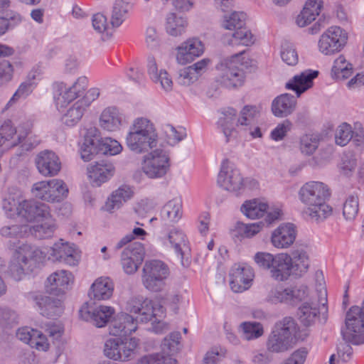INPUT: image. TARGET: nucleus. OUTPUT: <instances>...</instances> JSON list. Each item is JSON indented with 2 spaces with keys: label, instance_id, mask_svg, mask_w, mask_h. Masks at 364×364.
Masks as SVG:
<instances>
[{
  "label": "nucleus",
  "instance_id": "obj_11",
  "mask_svg": "<svg viewBox=\"0 0 364 364\" xmlns=\"http://www.w3.org/2000/svg\"><path fill=\"white\" fill-rule=\"evenodd\" d=\"M126 310L130 313L139 314L141 322L152 320V316H162L164 307L151 300L142 296L132 297L126 305Z\"/></svg>",
  "mask_w": 364,
  "mask_h": 364
},
{
  "label": "nucleus",
  "instance_id": "obj_16",
  "mask_svg": "<svg viewBox=\"0 0 364 364\" xmlns=\"http://www.w3.org/2000/svg\"><path fill=\"white\" fill-rule=\"evenodd\" d=\"M210 63L209 58H203L190 66L180 69L176 78V82L181 85H190L207 71Z\"/></svg>",
  "mask_w": 364,
  "mask_h": 364
},
{
  "label": "nucleus",
  "instance_id": "obj_7",
  "mask_svg": "<svg viewBox=\"0 0 364 364\" xmlns=\"http://www.w3.org/2000/svg\"><path fill=\"white\" fill-rule=\"evenodd\" d=\"M3 209L7 217H20L27 222L35 221L33 200H26L17 188H10L7 196L3 201Z\"/></svg>",
  "mask_w": 364,
  "mask_h": 364
},
{
  "label": "nucleus",
  "instance_id": "obj_40",
  "mask_svg": "<svg viewBox=\"0 0 364 364\" xmlns=\"http://www.w3.org/2000/svg\"><path fill=\"white\" fill-rule=\"evenodd\" d=\"M162 217L171 222H177L182 215V203L179 199L169 200L161 210Z\"/></svg>",
  "mask_w": 364,
  "mask_h": 364
},
{
  "label": "nucleus",
  "instance_id": "obj_20",
  "mask_svg": "<svg viewBox=\"0 0 364 364\" xmlns=\"http://www.w3.org/2000/svg\"><path fill=\"white\" fill-rule=\"evenodd\" d=\"M73 277L70 272L66 270H58L52 273L46 279L45 287L46 291L54 295L63 294L70 284Z\"/></svg>",
  "mask_w": 364,
  "mask_h": 364
},
{
  "label": "nucleus",
  "instance_id": "obj_27",
  "mask_svg": "<svg viewBox=\"0 0 364 364\" xmlns=\"http://www.w3.org/2000/svg\"><path fill=\"white\" fill-rule=\"evenodd\" d=\"M133 196L134 191L131 186L122 185L108 197L105 205V210L109 213H114L130 200Z\"/></svg>",
  "mask_w": 364,
  "mask_h": 364
},
{
  "label": "nucleus",
  "instance_id": "obj_31",
  "mask_svg": "<svg viewBox=\"0 0 364 364\" xmlns=\"http://www.w3.org/2000/svg\"><path fill=\"white\" fill-rule=\"evenodd\" d=\"M114 284L109 277H100L92 284L89 296L95 300H105L112 296Z\"/></svg>",
  "mask_w": 364,
  "mask_h": 364
},
{
  "label": "nucleus",
  "instance_id": "obj_8",
  "mask_svg": "<svg viewBox=\"0 0 364 364\" xmlns=\"http://www.w3.org/2000/svg\"><path fill=\"white\" fill-rule=\"evenodd\" d=\"M168 275L169 269L164 262L147 260L142 268L141 282L149 291L159 292L164 288Z\"/></svg>",
  "mask_w": 364,
  "mask_h": 364
},
{
  "label": "nucleus",
  "instance_id": "obj_32",
  "mask_svg": "<svg viewBox=\"0 0 364 364\" xmlns=\"http://www.w3.org/2000/svg\"><path fill=\"white\" fill-rule=\"evenodd\" d=\"M122 119V114L116 107H107L100 115V125L105 130L114 132L119 129Z\"/></svg>",
  "mask_w": 364,
  "mask_h": 364
},
{
  "label": "nucleus",
  "instance_id": "obj_5",
  "mask_svg": "<svg viewBox=\"0 0 364 364\" xmlns=\"http://www.w3.org/2000/svg\"><path fill=\"white\" fill-rule=\"evenodd\" d=\"M296 332V323L291 317H285L277 323L269 336L266 348L272 353H282L292 348L293 336Z\"/></svg>",
  "mask_w": 364,
  "mask_h": 364
},
{
  "label": "nucleus",
  "instance_id": "obj_36",
  "mask_svg": "<svg viewBox=\"0 0 364 364\" xmlns=\"http://www.w3.org/2000/svg\"><path fill=\"white\" fill-rule=\"evenodd\" d=\"M287 289L288 306H296L304 302L309 296V287L303 284L289 286Z\"/></svg>",
  "mask_w": 364,
  "mask_h": 364
},
{
  "label": "nucleus",
  "instance_id": "obj_18",
  "mask_svg": "<svg viewBox=\"0 0 364 364\" xmlns=\"http://www.w3.org/2000/svg\"><path fill=\"white\" fill-rule=\"evenodd\" d=\"M176 50L177 63L186 65L203 53L204 46L199 39L191 38L178 46Z\"/></svg>",
  "mask_w": 364,
  "mask_h": 364
},
{
  "label": "nucleus",
  "instance_id": "obj_14",
  "mask_svg": "<svg viewBox=\"0 0 364 364\" xmlns=\"http://www.w3.org/2000/svg\"><path fill=\"white\" fill-rule=\"evenodd\" d=\"M230 285L234 292H242L252 285L255 272L247 264H235L230 270Z\"/></svg>",
  "mask_w": 364,
  "mask_h": 364
},
{
  "label": "nucleus",
  "instance_id": "obj_50",
  "mask_svg": "<svg viewBox=\"0 0 364 364\" xmlns=\"http://www.w3.org/2000/svg\"><path fill=\"white\" fill-rule=\"evenodd\" d=\"M162 240H168L176 253L183 257L182 248L186 246V235L179 230H171Z\"/></svg>",
  "mask_w": 364,
  "mask_h": 364
},
{
  "label": "nucleus",
  "instance_id": "obj_63",
  "mask_svg": "<svg viewBox=\"0 0 364 364\" xmlns=\"http://www.w3.org/2000/svg\"><path fill=\"white\" fill-rule=\"evenodd\" d=\"M49 190V181H43L34 183L31 192L36 198L49 202V198H48L50 193Z\"/></svg>",
  "mask_w": 364,
  "mask_h": 364
},
{
  "label": "nucleus",
  "instance_id": "obj_38",
  "mask_svg": "<svg viewBox=\"0 0 364 364\" xmlns=\"http://www.w3.org/2000/svg\"><path fill=\"white\" fill-rule=\"evenodd\" d=\"M87 107L78 100L66 112L63 117V122L70 127L76 124L82 117Z\"/></svg>",
  "mask_w": 364,
  "mask_h": 364
},
{
  "label": "nucleus",
  "instance_id": "obj_29",
  "mask_svg": "<svg viewBox=\"0 0 364 364\" xmlns=\"http://www.w3.org/2000/svg\"><path fill=\"white\" fill-rule=\"evenodd\" d=\"M36 306L41 315L48 318L60 316L63 311L62 301L51 296L38 295L34 297Z\"/></svg>",
  "mask_w": 364,
  "mask_h": 364
},
{
  "label": "nucleus",
  "instance_id": "obj_45",
  "mask_svg": "<svg viewBox=\"0 0 364 364\" xmlns=\"http://www.w3.org/2000/svg\"><path fill=\"white\" fill-rule=\"evenodd\" d=\"M113 308L107 306H100L92 309V323L97 327L104 326L114 314Z\"/></svg>",
  "mask_w": 364,
  "mask_h": 364
},
{
  "label": "nucleus",
  "instance_id": "obj_41",
  "mask_svg": "<svg viewBox=\"0 0 364 364\" xmlns=\"http://www.w3.org/2000/svg\"><path fill=\"white\" fill-rule=\"evenodd\" d=\"M246 16L242 12L234 11L223 16L221 23L225 30L234 31L241 28L245 24Z\"/></svg>",
  "mask_w": 364,
  "mask_h": 364
},
{
  "label": "nucleus",
  "instance_id": "obj_58",
  "mask_svg": "<svg viewBox=\"0 0 364 364\" xmlns=\"http://www.w3.org/2000/svg\"><path fill=\"white\" fill-rule=\"evenodd\" d=\"M262 228V224L259 223H254L250 224H245L238 223L237 224V229L238 232L245 237H252L260 232Z\"/></svg>",
  "mask_w": 364,
  "mask_h": 364
},
{
  "label": "nucleus",
  "instance_id": "obj_26",
  "mask_svg": "<svg viewBox=\"0 0 364 364\" xmlns=\"http://www.w3.org/2000/svg\"><path fill=\"white\" fill-rule=\"evenodd\" d=\"M290 267L291 256L286 253L277 254L269 269V274L276 281H286L291 275Z\"/></svg>",
  "mask_w": 364,
  "mask_h": 364
},
{
  "label": "nucleus",
  "instance_id": "obj_15",
  "mask_svg": "<svg viewBox=\"0 0 364 364\" xmlns=\"http://www.w3.org/2000/svg\"><path fill=\"white\" fill-rule=\"evenodd\" d=\"M240 210L246 217L250 219L261 218L267 213V215L265 220L268 224L279 220L281 216L280 209L275 208L268 211L267 203L259 199L245 201L241 206Z\"/></svg>",
  "mask_w": 364,
  "mask_h": 364
},
{
  "label": "nucleus",
  "instance_id": "obj_17",
  "mask_svg": "<svg viewBox=\"0 0 364 364\" xmlns=\"http://www.w3.org/2000/svg\"><path fill=\"white\" fill-rule=\"evenodd\" d=\"M36 164L38 171L44 176H54L61 168L59 157L49 150L41 151L36 158Z\"/></svg>",
  "mask_w": 364,
  "mask_h": 364
},
{
  "label": "nucleus",
  "instance_id": "obj_28",
  "mask_svg": "<svg viewBox=\"0 0 364 364\" xmlns=\"http://www.w3.org/2000/svg\"><path fill=\"white\" fill-rule=\"evenodd\" d=\"M296 104V100L293 95L288 93L282 94L274 99L271 109L275 117H287L294 112Z\"/></svg>",
  "mask_w": 364,
  "mask_h": 364
},
{
  "label": "nucleus",
  "instance_id": "obj_22",
  "mask_svg": "<svg viewBox=\"0 0 364 364\" xmlns=\"http://www.w3.org/2000/svg\"><path fill=\"white\" fill-rule=\"evenodd\" d=\"M318 71L306 70L299 75H294L292 79L286 83L285 87L296 92V97H299L302 93L311 88L313 80L318 77Z\"/></svg>",
  "mask_w": 364,
  "mask_h": 364
},
{
  "label": "nucleus",
  "instance_id": "obj_33",
  "mask_svg": "<svg viewBox=\"0 0 364 364\" xmlns=\"http://www.w3.org/2000/svg\"><path fill=\"white\" fill-rule=\"evenodd\" d=\"M132 4L127 0H116L112 9L110 23L112 28H118L127 18Z\"/></svg>",
  "mask_w": 364,
  "mask_h": 364
},
{
  "label": "nucleus",
  "instance_id": "obj_52",
  "mask_svg": "<svg viewBox=\"0 0 364 364\" xmlns=\"http://www.w3.org/2000/svg\"><path fill=\"white\" fill-rule=\"evenodd\" d=\"M98 147L100 154L111 156L118 154L122 150V146L120 143L110 137L102 138V140H100Z\"/></svg>",
  "mask_w": 364,
  "mask_h": 364
},
{
  "label": "nucleus",
  "instance_id": "obj_55",
  "mask_svg": "<svg viewBox=\"0 0 364 364\" xmlns=\"http://www.w3.org/2000/svg\"><path fill=\"white\" fill-rule=\"evenodd\" d=\"M353 138V130L350 124L343 123L338 127L335 133V141L336 144L344 146Z\"/></svg>",
  "mask_w": 364,
  "mask_h": 364
},
{
  "label": "nucleus",
  "instance_id": "obj_13",
  "mask_svg": "<svg viewBox=\"0 0 364 364\" xmlns=\"http://www.w3.org/2000/svg\"><path fill=\"white\" fill-rule=\"evenodd\" d=\"M121 253V264L124 271L132 274L135 273L145 257V249L139 242H134L124 246Z\"/></svg>",
  "mask_w": 364,
  "mask_h": 364
},
{
  "label": "nucleus",
  "instance_id": "obj_30",
  "mask_svg": "<svg viewBox=\"0 0 364 364\" xmlns=\"http://www.w3.org/2000/svg\"><path fill=\"white\" fill-rule=\"evenodd\" d=\"M224 44L231 46H251L255 42L254 35L251 31L243 26L234 31L230 36H225L223 38Z\"/></svg>",
  "mask_w": 364,
  "mask_h": 364
},
{
  "label": "nucleus",
  "instance_id": "obj_21",
  "mask_svg": "<svg viewBox=\"0 0 364 364\" xmlns=\"http://www.w3.org/2000/svg\"><path fill=\"white\" fill-rule=\"evenodd\" d=\"M296 236V227L292 223H283L272 232L271 242L276 248L286 249L294 243Z\"/></svg>",
  "mask_w": 364,
  "mask_h": 364
},
{
  "label": "nucleus",
  "instance_id": "obj_60",
  "mask_svg": "<svg viewBox=\"0 0 364 364\" xmlns=\"http://www.w3.org/2000/svg\"><path fill=\"white\" fill-rule=\"evenodd\" d=\"M274 258L275 255L269 252H258L254 256V261L259 268L269 271Z\"/></svg>",
  "mask_w": 364,
  "mask_h": 364
},
{
  "label": "nucleus",
  "instance_id": "obj_39",
  "mask_svg": "<svg viewBox=\"0 0 364 364\" xmlns=\"http://www.w3.org/2000/svg\"><path fill=\"white\" fill-rule=\"evenodd\" d=\"M28 230V226L19 224H5L0 228V235L6 239L23 238Z\"/></svg>",
  "mask_w": 364,
  "mask_h": 364
},
{
  "label": "nucleus",
  "instance_id": "obj_49",
  "mask_svg": "<svg viewBox=\"0 0 364 364\" xmlns=\"http://www.w3.org/2000/svg\"><path fill=\"white\" fill-rule=\"evenodd\" d=\"M320 139L316 134H304L300 138V150L302 154L310 156L318 149Z\"/></svg>",
  "mask_w": 364,
  "mask_h": 364
},
{
  "label": "nucleus",
  "instance_id": "obj_54",
  "mask_svg": "<svg viewBox=\"0 0 364 364\" xmlns=\"http://www.w3.org/2000/svg\"><path fill=\"white\" fill-rule=\"evenodd\" d=\"M138 344L139 340L136 338H131L124 342L120 341L119 346L120 358H118V360L125 361L131 358L132 355L134 353V350H136Z\"/></svg>",
  "mask_w": 364,
  "mask_h": 364
},
{
  "label": "nucleus",
  "instance_id": "obj_37",
  "mask_svg": "<svg viewBox=\"0 0 364 364\" xmlns=\"http://www.w3.org/2000/svg\"><path fill=\"white\" fill-rule=\"evenodd\" d=\"M186 25V21L181 16H177L174 13H169L166 18V30L171 36L181 35L184 32Z\"/></svg>",
  "mask_w": 364,
  "mask_h": 364
},
{
  "label": "nucleus",
  "instance_id": "obj_35",
  "mask_svg": "<svg viewBox=\"0 0 364 364\" xmlns=\"http://www.w3.org/2000/svg\"><path fill=\"white\" fill-rule=\"evenodd\" d=\"M309 267V256L304 251L296 250L291 257V275L301 277L306 273Z\"/></svg>",
  "mask_w": 364,
  "mask_h": 364
},
{
  "label": "nucleus",
  "instance_id": "obj_3",
  "mask_svg": "<svg viewBox=\"0 0 364 364\" xmlns=\"http://www.w3.org/2000/svg\"><path fill=\"white\" fill-rule=\"evenodd\" d=\"M9 247L14 251L9 272L16 280H20L26 273L32 272L46 257L45 252L27 243L9 242Z\"/></svg>",
  "mask_w": 364,
  "mask_h": 364
},
{
  "label": "nucleus",
  "instance_id": "obj_64",
  "mask_svg": "<svg viewBox=\"0 0 364 364\" xmlns=\"http://www.w3.org/2000/svg\"><path fill=\"white\" fill-rule=\"evenodd\" d=\"M139 364H177V361L176 359L170 357L149 355L143 357Z\"/></svg>",
  "mask_w": 364,
  "mask_h": 364
},
{
  "label": "nucleus",
  "instance_id": "obj_24",
  "mask_svg": "<svg viewBox=\"0 0 364 364\" xmlns=\"http://www.w3.org/2000/svg\"><path fill=\"white\" fill-rule=\"evenodd\" d=\"M26 134H16V129L11 121H6L0 127V156L5 149L22 144Z\"/></svg>",
  "mask_w": 364,
  "mask_h": 364
},
{
  "label": "nucleus",
  "instance_id": "obj_61",
  "mask_svg": "<svg viewBox=\"0 0 364 364\" xmlns=\"http://www.w3.org/2000/svg\"><path fill=\"white\" fill-rule=\"evenodd\" d=\"M293 127L292 122L289 119H285L272 131L271 137L274 141L282 140L287 134L291 131Z\"/></svg>",
  "mask_w": 364,
  "mask_h": 364
},
{
  "label": "nucleus",
  "instance_id": "obj_1",
  "mask_svg": "<svg viewBox=\"0 0 364 364\" xmlns=\"http://www.w3.org/2000/svg\"><path fill=\"white\" fill-rule=\"evenodd\" d=\"M127 147L135 154L148 153L143 156L142 170L150 178L165 176L170 167L169 157L162 149H156L159 137L154 124L147 118L138 117L131 124L126 136Z\"/></svg>",
  "mask_w": 364,
  "mask_h": 364
},
{
  "label": "nucleus",
  "instance_id": "obj_48",
  "mask_svg": "<svg viewBox=\"0 0 364 364\" xmlns=\"http://www.w3.org/2000/svg\"><path fill=\"white\" fill-rule=\"evenodd\" d=\"M46 220L47 221L43 224L28 227V230L31 234L34 235L36 237L45 239L52 236L55 229V223L51 218Z\"/></svg>",
  "mask_w": 364,
  "mask_h": 364
},
{
  "label": "nucleus",
  "instance_id": "obj_46",
  "mask_svg": "<svg viewBox=\"0 0 364 364\" xmlns=\"http://www.w3.org/2000/svg\"><path fill=\"white\" fill-rule=\"evenodd\" d=\"M240 327L242 336L247 341L258 338L264 333L262 325L257 322H243Z\"/></svg>",
  "mask_w": 364,
  "mask_h": 364
},
{
  "label": "nucleus",
  "instance_id": "obj_10",
  "mask_svg": "<svg viewBox=\"0 0 364 364\" xmlns=\"http://www.w3.org/2000/svg\"><path fill=\"white\" fill-rule=\"evenodd\" d=\"M347 39V33L344 30L338 26H332L320 37L318 50L326 55L338 53L346 44Z\"/></svg>",
  "mask_w": 364,
  "mask_h": 364
},
{
  "label": "nucleus",
  "instance_id": "obj_43",
  "mask_svg": "<svg viewBox=\"0 0 364 364\" xmlns=\"http://www.w3.org/2000/svg\"><path fill=\"white\" fill-rule=\"evenodd\" d=\"M181 333L178 331L171 332L168 336L164 338L161 344V348L165 355H160L159 357H170L171 354H173L178 350V346L180 343Z\"/></svg>",
  "mask_w": 364,
  "mask_h": 364
},
{
  "label": "nucleus",
  "instance_id": "obj_62",
  "mask_svg": "<svg viewBox=\"0 0 364 364\" xmlns=\"http://www.w3.org/2000/svg\"><path fill=\"white\" fill-rule=\"evenodd\" d=\"M72 249L73 247H70L68 244L55 243L50 249V252H48L50 255L49 258L53 261L62 262L65 257L67 252Z\"/></svg>",
  "mask_w": 364,
  "mask_h": 364
},
{
  "label": "nucleus",
  "instance_id": "obj_44",
  "mask_svg": "<svg viewBox=\"0 0 364 364\" xmlns=\"http://www.w3.org/2000/svg\"><path fill=\"white\" fill-rule=\"evenodd\" d=\"M259 108L255 105H246L240 111V117L237 121V125L250 126L252 125L255 119L259 115Z\"/></svg>",
  "mask_w": 364,
  "mask_h": 364
},
{
  "label": "nucleus",
  "instance_id": "obj_34",
  "mask_svg": "<svg viewBox=\"0 0 364 364\" xmlns=\"http://www.w3.org/2000/svg\"><path fill=\"white\" fill-rule=\"evenodd\" d=\"M223 116L218 120V125L221 127L226 141H228L231 136L235 137V124L236 110L233 108H228L223 112Z\"/></svg>",
  "mask_w": 364,
  "mask_h": 364
},
{
  "label": "nucleus",
  "instance_id": "obj_25",
  "mask_svg": "<svg viewBox=\"0 0 364 364\" xmlns=\"http://www.w3.org/2000/svg\"><path fill=\"white\" fill-rule=\"evenodd\" d=\"M87 84L88 80L86 77H79L71 87L65 90L63 95L60 93L58 97H55L56 105L63 107L65 103H69L77 97H83Z\"/></svg>",
  "mask_w": 364,
  "mask_h": 364
},
{
  "label": "nucleus",
  "instance_id": "obj_19",
  "mask_svg": "<svg viewBox=\"0 0 364 364\" xmlns=\"http://www.w3.org/2000/svg\"><path fill=\"white\" fill-rule=\"evenodd\" d=\"M137 328V318L127 313L117 314L110 322L109 333L114 336H127Z\"/></svg>",
  "mask_w": 364,
  "mask_h": 364
},
{
  "label": "nucleus",
  "instance_id": "obj_4",
  "mask_svg": "<svg viewBox=\"0 0 364 364\" xmlns=\"http://www.w3.org/2000/svg\"><path fill=\"white\" fill-rule=\"evenodd\" d=\"M245 50L222 60L215 67L216 79L227 87L241 86L245 79L244 68L247 67L241 61Z\"/></svg>",
  "mask_w": 364,
  "mask_h": 364
},
{
  "label": "nucleus",
  "instance_id": "obj_47",
  "mask_svg": "<svg viewBox=\"0 0 364 364\" xmlns=\"http://www.w3.org/2000/svg\"><path fill=\"white\" fill-rule=\"evenodd\" d=\"M359 200L356 194L349 195L343 203V215L346 220H353L358 215Z\"/></svg>",
  "mask_w": 364,
  "mask_h": 364
},
{
  "label": "nucleus",
  "instance_id": "obj_42",
  "mask_svg": "<svg viewBox=\"0 0 364 364\" xmlns=\"http://www.w3.org/2000/svg\"><path fill=\"white\" fill-rule=\"evenodd\" d=\"M50 193L48 198L49 202H59L67 196L68 188L65 183L59 179L49 181Z\"/></svg>",
  "mask_w": 364,
  "mask_h": 364
},
{
  "label": "nucleus",
  "instance_id": "obj_51",
  "mask_svg": "<svg viewBox=\"0 0 364 364\" xmlns=\"http://www.w3.org/2000/svg\"><path fill=\"white\" fill-rule=\"evenodd\" d=\"M352 65L348 63L343 55H340L334 61L332 73L337 78H347L351 74Z\"/></svg>",
  "mask_w": 364,
  "mask_h": 364
},
{
  "label": "nucleus",
  "instance_id": "obj_9",
  "mask_svg": "<svg viewBox=\"0 0 364 364\" xmlns=\"http://www.w3.org/2000/svg\"><path fill=\"white\" fill-rule=\"evenodd\" d=\"M318 300L310 299L309 301H304L299 309V318L306 326L312 324L317 316L321 314L324 321L327 318V291L321 286L317 290Z\"/></svg>",
  "mask_w": 364,
  "mask_h": 364
},
{
  "label": "nucleus",
  "instance_id": "obj_12",
  "mask_svg": "<svg viewBox=\"0 0 364 364\" xmlns=\"http://www.w3.org/2000/svg\"><path fill=\"white\" fill-rule=\"evenodd\" d=\"M346 326L351 333V341L356 345L364 343V300L361 306H353L346 313Z\"/></svg>",
  "mask_w": 364,
  "mask_h": 364
},
{
  "label": "nucleus",
  "instance_id": "obj_57",
  "mask_svg": "<svg viewBox=\"0 0 364 364\" xmlns=\"http://www.w3.org/2000/svg\"><path fill=\"white\" fill-rule=\"evenodd\" d=\"M281 57L289 65H294L298 63V55L294 46L285 43L282 46Z\"/></svg>",
  "mask_w": 364,
  "mask_h": 364
},
{
  "label": "nucleus",
  "instance_id": "obj_23",
  "mask_svg": "<svg viewBox=\"0 0 364 364\" xmlns=\"http://www.w3.org/2000/svg\"><path fill=\"white\" fill-rule=\"evenodd\" d=\"M87 176L94 186H100L107 181L114 173V167L111 163L95 162L87 167Z\"/></svg>",
  "mask_w": 364,
  "mask_h": 364
},
{
  "label": "nucleus",
  "instance_id": "obj_53",
  "mask_svg": "<svg viewBox=\"0 0 364 364\" xmlns=\"http://www.w3.org/2000/svg\"><path fill=\"white\" fill-rule=\"evenodd\" d=\"M266 301L272 304H284L288 305L287 287H275L272 288L267 295Z\"/></svg>",
  "mask_w": 364,
  "mask_h": 364
},
{
  "label": "nucleus",
  "instance_id": "obj_59",
  "mask_svg": "<svg viewBox=\"0 0 364 364\" xmlns=\"http://www.w3.org/2000/svg\"><path fill=\"white\" fill-rule=\"evenodd\" d=\"M94 29L100 33H106L107 36L112 35L110 28L108 27L107 18L102 14L97 13L93 15L92 18Z\"/></svg>",
  "mask_w": 364,
  "mask_h": 364
},
{
  "label": "nucleus",
  "instance_id": "obj_56",
  "mask_svg": "<svg viewBox=\"0 0 364 364\" xmlns=\"http://www.w3.org/2000/svg\"><path fill=\"white\" fill-rule=\"evenodd\" d=\"M36 86L35 82L24 81L23 82L14 94L13 97L10 99L7 105H11L21 98H26L33 90Z\"/></svg>",
  "mask_w": 364,
  "mask_h": 364
},
{
  "label": "nucleus",
  "instance_id": "obj_2",
  "mask_svg": "<svg viewBox=\"0 0 364 364\" xmlns=\"http://www.w3.org/2000/svg\"><path fill=\"white\" fill-rule=\"evenodd\" d=\"M300 200L306 205L304 212L311 220L319 223L332 213V208L326 203L330 196L327 185L319 181L307 182L299 191Z\"/></svg>",
  "mask_w": 364,
  "mask_h": 364
},
{
  "label": "nucleus",
  "instance_id": "obj_6",
  "mask_svg": "<svg viewBox=\"0 0 364 364\" xmlns=\"http://www.w3.org/2000/svg\"><path fill=\"white\" fill-rule=\"evenodd\" d=\"M217 182L224 190L235 193L242 191L246 187L253 188L257 186L256 180L244 178L235 164L228 159L223 161Z\"/></svg>",
  "mask_w": 364,
  "mask_h": 364
}]
</instances>
